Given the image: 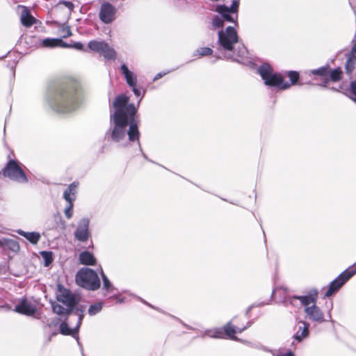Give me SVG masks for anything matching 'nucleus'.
Instances as JSON below:
<instances>
[{
  "label": "nucleus",
  "instance_id": "obj_1",
  "mask_svg": "<svg viewBox=\"0 0 356 356\" xmlns=\"http://www.w3.org/2000/svg\"><path fill=\"white\" fill-rule=\"evenodd\" d=\"M129 100V98L124 95L115 98L113 102L115 112L111 114L110 128L105 134V138L124 144L128 136L130 142L137 141L140 148V132L134 120L137 108L133 104H128Z\"/></svg>",
  "mask_w": 356,
  "mask_h": 356
},
{
  "label": "nucleus",
  "instance_id": "obj_2",
  "mask_svg": "<svg viewBox=\"0 0 356 356\" xmlns=\"http://www.w3.org/2000/svg\"><path fill=\"white\" fill-rule=\"evenodd\" d=\"M238 42V36L234 27L227 26L218 32V43L220 49L224 51V57L244 63L248 53L245 47Z\"/></svg>",
  "mask_w": 356,
  "mask_h": 356
},
{
  "label": "nucleus",
  "instance_id": "obj_3",
  "mask_svg": "<svg viewBox=\"0 0 356 356\" xmlns=\"http://www.w3.org/2000/svg\"><path fill=\"white\" fill-rule=\"evenodd\" d=\"M56 298L58 302L66 306L65 308L55 302L51 304L53 312L60 316L69 317L79 303V298L60 283L56 285Z\"/></svg>",
  "mask_w": 356,
  "mask_h": 356
},
{
  "label": "nucleus",
  "instance_id": "obj_4",
  "mask_svg": "<svg viewBox=\"0 0 356 356\" xmlns=\"http://www.w3.org/2000/svg\"><path fill=\"white\" fill-rule=\"evenodd\" d=\"M258 73L266 86L276 87L281 90L287 89L291 85L296 84L299 79V74L297 72L289 71L287 75L290 79V83L285 81L280 74L274 72L273 68L266 63L258 68Z\"/></svg>",
  "mask_w": 356,
  "mask_h": 356
},
{
  "label": "nucleus",
  "instance_id": "obj_5",
  "mask_svg": "<svg viewBox=\"0 0 356 356\" xmlns=\"http://www.w3.org/2000/svg\"><path fill=\"white\" fill-rule=\"evenodd\" d=\"M79 104L76 92L73 89H66L55 95L51 102L52 108L58 113H70L74 111Z\"/></svg>",
  "mask_w": 356,
  "mask_h": 356
},
{
  "label": "nucleus",
  "instance_id": "obj_6",
  "mask_svg": "<svg viewBox=\"0 0 356 356\" xmlns=\"http://www.w3.org/2000/svg\"><path fill=\"white\" fill-rule=\"evenodd\" d=\"M251 321H248L243 327H236L232 324V322H228L223 327L209 329L204 331L202 334V337L207 336L214 339H230L232 340L237 341L238 338L235 336V334L238 332L241 333L247 328L251 326Z\"/></svg>",
  "mask_w": 356,
  "mask_h": 356
},
{
  "label": "nucleus",
  "instance_id": "obj_7",
  "mask_svg": "<svg viewBox=\"0 0 356 356\" xmlns=\"http://www.w3.org/2000/svg\"><path fill=\"white\" fill-rule=\"evenodd\" d=\"M76 284L88 290L96 291L101 285L96 271L89 268H83L76 274Z\"/></svg>",
  "mask_w": 356,
  "mask_h": 356
},
{
  "label": "nucleus",
  "instance_id": "obj_8",
  "mask_svg": "<svg viewBox=\"0 0 356 356\" xmlns=\"http://www.w3.org/2000/svg\"><path fill=\"white\" fill-rule=\"evenodd\" d=\"M318 293L317 289H311L307 294L305 296H289L284 299L283 303L285 306L291 305L294 307L303 306L305 309L307 307H310L311 304L314 305L316 303Z\"/></svg>",
  "mask_w": 356,
  "mask_h": 356
},
{
  "label": "nucleus",
  "instance_id": "obj_9",
  "mask_svg": "<svg viewBox=\"0 0 356 356\" xmlns=\"http://www.w3.org/2000/svg\"><path fill=\"white\" fill-rule=\"evenodd\" d=\"M355 274H356V262L338 275L330 284L325 296L330 297L339 289Z\"/></svg>",
  "mask_w": 356,
  "mask_h": 356
},
{
  "label": "nucleus",
  "instance_id": "obj_10",
  "mask_svg": "<svg viewBox=\"0 0 356 356\" xmlns=\"http://www.w3.org/2000/svg\"><path fill=\"white\" fill-rule=\"evenodd\" d=\"M333 303L332 301L329 302L327 306L328 311L327 314L325 316L323 311L316 304L312 305L310 307H307L304 312L308 317L309 320L312 322L317 323H323L325 321H332L331 310L332 309Z\"/></svg>",
  "mask_w": 356,
  "mask_h": 356
},
{
  "label": "nucleus",
  "instance_id": "obj_11",
  "mask_svg": "<svg viewBox=\"0 0 356 356\" xmlns=\"http://www.w3.org/2000/svg\"><path fill=\"white\" fill-rule=\"evenodd\" d=\"M4 177L18 183H26L28 181L27 177L23 170L22 165L14 160H10L3 170Z\"/></svg>",
  "mask_w": 356,
  "mask_h": 356
},
{
  "label": "nucleus",
  "instance_id": "obj_12",
  "mask_svg": "<svg viewBox=\"0 0 356 356\" xmlns=\"http://www.w3.org/2000/svg\"><path fill=\"white\" fill-rule=\"evenodd\" d=\"M14 311L20 314L29 316L33 315L36 312L37 307L33 303L28 300L26 298H22L20 302L15 305Z\"/></svg>",
  "mask_w": 356,
  "mask_h": 356
},
{
  "label": "nucleus",
  "instance_id": "obj_13",
  "mask_svg": "<svg viewBox=\"0 0 356 356\" xmlns=\"http://www.w3.org/2000/svg\"><path fill=\"white\" fill-rule=\"evenodd\" d=\"M116 10L110 3H104L99 11L100 19L106 24H109L115 19Z\"/></svg>",
  "mask_w": 356,
  "mask_h": 356
},
{
  "label": "nucleus",
  "instance_id": "obj_14",
  "mask_svg": "<svg viewBox=\"0 0 356 356\" xmlns=\"http://www.w3.org/2000/svg\"><path fill=\"white\" fill-rule=\"evenodd\" d=\"M63 317L65 318L64 321H63L59 325L60 333L62 334L63 335L72 336L74 338H75L77 341L79 346L81 347L82 355L83 356H84L81 345L79 342V337L78 334L79 329L76 330V325L73 329L70 328L69 327L68 323L67 322V319L68 317Z\"/></svg>",
  "mask_w": 356,
  "mask_h": 356
},
{
  "label": "nucleus",
  "instance_id": "obj_15",
  "mask_svg": "<svg viewBox=\"0 0 356 356\" xmlns=\"http://www.w3.org/2000/svg\"><path fill=\"white\" fill-rule=\"evenodd\" d=\"M297 327L298 330L293 334V338L298 342H301L305 338L309 336V323L304 321H299Z\"/></svg>",
  "mask_w": 356,
  "mask_h": 356
},
{
  "label": "nucleus",
  "instance_id": "obj_16",
  "mask_svg": "<svg viewBox=\"0 0 356 356\" xmlns=\"http://www.w3.org/2000/svg\"><path fill=\"white\" fill-rule=\"evenodd\" d=\"M234 8L229 9V7L220 5L216 7V11L221 15L222 19L229 22H236L238 15L234 14Z\"/></svg>",
  "mask_w": 356,
  "mask_h": 356
},
{
  "label": "nucleus",
  "instance_id": "obj_17",
  "mask_svg": "<svg viewBox=\"0 0 356 356\" xmlns=\"http://www.w3.org/2000/svg\"><path fill=\"white\" fill-rule=\"evenodd\" d=\"M79 182L74 181L70 184L67 188L64 191L63 199L67 202V204H74L76 198L77 189L79 187Z\"/></svg>",
  "mask_w": 356,
  "mask_h": 356
},
{
  "label": "nucleus",
  "instance_id": "obj_18",
  "mask_svg": "<svg viewBox=\"0 0 356 356\" xmlns=\"http://www.w3.org/2000/svg\"><path fill=\"white\" fill-rule=\"evenodd\" d=\"M1 234L0 232V248L3 250H9L14 252H19L20 247L18 242L12 238L2 237Z\"/></svg>",
  "mask_w": 356,
  "mask_h": 356
},
{
  "label": "nucleus",
  "instance_id": "obj_19",
  "mask_svg": "<svg viewBox=\"0 0 356 356\" xmlns=\"http://www.w3.org/2000/svg\"><path fill=\"white\" fill-rule=\"evenodd\" d=\"M120 70L129 87H134L135 85H137L136 74L129 70L126 64L123 63L121 65Z\"/></svg>",
  "mask_w": 356,
  "mask_h": 356
},
{
  "label": "nucleus",
  "instance_id": "obj_20",
  "mask_svg": "<svg viewBox=\"0 0 356 356\" xmlns=\"http://www.w3.org/2000/svg\"><path fill=\"white\" fill-rule=\"evenodd\" d=\"M74 237L79 241H86L90 237L88 224H80L74 232Z\"/></svg>",
  "mask_w": 356,
  "mask_h": 356
},
{
  "label": "nucleus",
  "instance_id": "obj_21",
  "mask_svg": "<svg viewBox=\"0 0 356 356\" xmlns=\"http://www.w3.org/2000/svg\"><path fill=\"white\" fill-rule=\"evenodd\" d=\"M22 8L20 17L21 22L24 26L30 27L36 22V19L31 15L29 10L26 7L22 6Z\"/></svg>",
  "mask_w": 356,
  "mask_h": 356
},
{
  "label": "nucleus",
  "instance_id": "obj_22",
  "mask_svg": "<svg viewBox=\"0 0 356 356\" xmlns=\"http://www.w3.org/2000/svg\"><path fill=\"white\" fill-rule=\"evenodd\" d=\"M79 259L80 264L86 266H94L96 264L93 254L86 250L79 254Z\"/></svg>",
  "mask_w": 356,
  "mask_h": 356
},
{
  "label": "nucleus",
  "instance_id": "obj_23",
  "mask_svg": "<svg viewBox=\"0 0 356 356\" xmlns=\"http://www.w3.org/2000/svg\"><path fill=\"white\" fill-rule=\"evenodd\" d=\"M41 45L46 48H54L56 47L67 46V43L60 38H45L41 41Z\"/></svg>",
  "mask_w": 356,
  "mask_h": 356
},
{
  "label": "nucleus",
  "instance_id": "obj_24",
  "mask_svg": "<svg viewBox=\"0 0 356 356\" xmlns=\"http://www.w3.org/2000/svg\"><path fill=\"white\" fill-rule=\"evenodd\" d=\"M329 70L330 67L328 66H323L316 70H310L309 72V75L319 76L320 77L322 78V79L324 80L325 85L328 81Z\"/></svg>",
  "mask_w": 356,
  "mask_h": 356
},
{
  "label": "nucleus",
  "instance_id": "obj_25",
  "mask_svg": "<svg viewBox=\"0 0 356 356\" xmlns=\"http://www.w3.org/2000/svg\"><path fill=\"white\" fill-rule=\"evenodd\" d=\"M18 233L33 244H36L40 238V234L36 232H26L19 230Z\"/></svg>",
  "mask_w": 356,
  "mask_h": 356
},
{
  "label": "nucleus",
  "instance_id": "obj_26",
  "mask_svg": "<svg viewBox=\"0 0 356 356\" xmlns=\"http://www.w3.org/2000/svg\"><path fill=\"white\" fill-rule=\"evenodd\" d=\"M99 273L102 278L103 281V289L106 290L107 292H114V291H117V289L113 286V284L108 279L106 275L104 274L102 268L100 267Z\"/></svg>",
  "mask_w": 356,
  "mask_h": 356
},
{
  "label": "nucleus",
  "instance_id": "obj_27",
  "mask_svg": "<svg viewBox=\"0 0 356 356\" xmlns=\"http://www.w3.org/2000/svg\"><path fill=\"white\" fill-rule=\"evenodd\" d=\"M88 48L97 53H101L103 48L106 47V42L104 41L91 40L88 44Z\"/></svg>",
  "mask_w": 356,
  "mask_h": 356
},
{
  "label": "nucleus",
  "instance_id": "obj_28",
  "mask_svg": "<svg viewBox=\"0 0 356 356\" xmlns=\"http://www.w3.org/2000/svg\"><path fill=\"white\" fill-rule=\"evenodd\" d=\"M84 311L85 307L83 305H79V304L76 306L72 314H74L78 316V320L76 322V330L80 328L81 325L82 321L84 317Z\"/></svg>",
  "mask_w": 356,
  "mask_h": 356
},
{
  "label": "nucleus",
  "instance_id": "obj_29",
  "mask_svg": "<svg viewBox=\"0 0 356 356\" xmlns=\"http://www.w3.org/2000/svg\"><path fill=\"white\" fill-rule=\"evenodd\" d=\"M84 311L85 307L83 305H79V304L76 306L72 314H74L78 316V320L76 322V330L80 328L81 325L82 321L84 317Z\"/></svg>",
  "mask_w": 356,
  "mask_h": 356
},
{
  "label": "nucleus",
  "instance_id": "obj_30",
  "mask_svg": "<svg viewBox=\"0 0 356 356\" xmlns=\"http://www.w3.org/2000/svg\"><path fill=\"white\" fill-rule=\"evenodd\" d=\"M100 54L107 60H114L116 58L115 51L108 43H106V47L103 48Z\"/></svg>",
  "mask_w": 356,
  "mask_h": 356
},
{
  "label": "nucleus",
  "instance_id": "obj_31",
  "mask_svg": "<svg viewBox=\"0 0 356 356\" xmlns=\"http://www.w3.org/2000/svg\"><path fill=\"white\" fill-rule=\"evenodd\" d=\"M355 64L356 56L349 54L346 63V70L348 74H350L353 71Z\"/></svg>",
  "mask_w": 356,
  "mask_h": 356
},
{
  "label": "nucleus",
  "instance_id": "obj_32",
  "mask_svg": "<svg viewBox=\"0 0 356 356\" xmlns=\"http://www.w3.org/2000/svg\"><path fill=\"white\" fill-rule=\"evenodd\" d=\"M103 302H97L91 305L88 310V313L90 316H92L99 313L103 308Z\"/></svg>",
  "mask_w": 356,
  "mask_h": 356
},
{
  "label": "nucleus",
  "instance_id": "obj_33",
  "mask_svg": "<svg viewBox=\"0 0 356 356\" xmlns=\"http://www.w3.org/2000/svg\"><path fill=\"white\" fill-rule=\"evenodd\" d=\"M40 254L44 260V266H48L53 261V254L51 251H41Z\"/></svg>",
  "mask_w": 356,
  "mask_h": 356
},
{
  "label": "nucleus",
  "instance_id": "obj_34",
  "mask_svg": "<svg viewBox=\"0 0 356 356\" xmlns=\"http://www.w3.org/2000/svg\"><path fill=\"white\" fill-rule=\"evenodd\" d=\"M341 70L339 68L334 69L331 72L329 71L328 77L333 81H337L341 79Z\"/></svg>",
  "mask_w": 356,
  "mask_h": 356
},
{
  "label": "nucleus",
  "instance_id": "obj_35",
  "mask_svg": "<svg viewBox=\"0 0 356 356\" xmlns=\"http://www.w3.org/2000/svg\"><path fill=\"white\" fill-rule=\"evenodd\" d=\"M213 50L209 47H200L196 49L195 55L201 56H209L212 54Z\"/></svg>",
  "mask_w": 356,
  "mask_h": 356
},
{
  "label": "nucleus",
  "instance_id": "obj_36",
  "mask_svg": "<svg viewBox=\"0 0 356 356\" xmlns=\"http://www.w3.org/2000/svg\"><path fill=\"white\" fill-rule=\"evenodd\" d=\"M223 26V19L220 16H215L212 20V27L216 29Z\"/></svg>",
  "mask_w": 356,
  "mask_h": 356
},
{
  "label": "nucleus",
  "instance_id": "obj_37",
  "mask_svg": "<svg viewBox=\"0 0 356 356\" xmlns=\"http://www.w3.org/2000/svg\"><path fill=\"white\" fill-rule=\"evenodd\" d=\"M73 207L74 204H67L66 206V208L65 209V214L67 217V218L69 220L71 218L73 214Z\"/></svg>",
  "mask_w": 356,
  "mask_h": 356
},
{
  "label": "nucleus",
  "instance_id": "obj_38",
  "mask_svg": "<svg viewBox=\"0 0 356 356\" xmlns=\"http://www.w3.org/2000/svg\"><path fill=\"white\" fill-rule=\"evenodd\" d=\"M63 47L74 48L78 50H81L83 48V45L82 43L76 42L71 44H67V46H63Z\"/></svg>",
  "mask_w": 356,
  "mask_h": 356
},
{
  "label": "nucleus",
  "instance_id": "obj_39",
  "mask_svg": "<svg viewBox=\"0 0 356 356\" xmlns=\"http://www.w3.org/2000/svg\"><path fill=\"white\" fill-rule=\"evenodd\" d=\"M58 5H63L65 6L67 8H68V10L71 12L72 10H73L74 8V4L72 3V2L71 1H60L59 3H58Z\"/></svg>",
  "mask_w": 356,
  "mask_h": 356
},
{
  "label": "nucleus",
  "instance_id": "obj_40",
  "mask_svg": "<svg viewBox=\"0 0 356 356\" xmlns=\"http://www.w3.org/2000/svg\"><path fill=\"white\" fill-rule=\"evenodd\" d=\"M62 33H63V38H67L72 35V31L69 26H64L61 29Z\"/></svg>",
  "mask_w": 356,
  "mask_h": 356
},
{
  "label": "nucleus",
  "instance_id": "obj_41",
  "mask_svg": "<svg viewBox=\"0 0 356 356\" xmlns=\"http://www.w3.org/2000/svg\"><path fill=\"white\" fill-rule=\"evenodd\" d=\"M350 90H351L353 95H354V97H353V99L356 102V80L351 82Z\"/></svg>",
  "mask_w": 356,
  "mask_h": 356
},
{
  "label": "nucleus",
  "instance_id": "obj_42",
  "mask_svg": "<svg viewBox=\"0 0 356 356\" xmlns=\"http://www.w3.org/2000/svg\"><path fill=\"white\" fill-rule=\"evenodd\" d=\"M112 298H114L115 301H116V303H122L124 302V298H121L119 295L118 294H113L112 296Z\"/></svg>",
  "mask_w": 356,
  "mask_h": 356
},
{
  "label": "nucleus",
  "instance_id": "obj_43",
  "mask_svg": "<svg viewBox=\"0 0 356 356\" xmlns=\"http://www.w3.org/2000/svg\"><path fill=\"white\" fill-rule=\"evenodd\" d=\"M238 7V1H234L232 2V4L231 7H230V8H229V9H232H232H234H234H235V10H234V14H237Z\"/></svg>",
  "mask_w": 356,
  "mask_h": 356
},
{
  "label": "nucleus",
  "instance_id": "obj_44",
  "mask_svg": "<svg viewBox=\"0 0 356 356\" xmlns=\"http://www.w3.org/2000/svg\"><path fill=\"white\" fill-rule=\"evenodd\" d=\"M349 54L356 56V40H353V47Z\"/></svg>",
  "mask_w": 356,
  "mask_h": 356
},
{
  "label": "nucleus",
  "instance_id": "obj_45",
  "mask_svg": "<svg viewBox=\"0 0 356 356\" xmlns=\"http://www.w3.org/2000/svg\"><path fill=\"white\" fill-rule=\"evenodd\" d=\"M137 85H135L134 87H131L132 88V91L134 95L137 97H139L141 94L140 90L136 87Z\"/></svg>",
  "mask_w": 356,
  "mask_h": 356
},
{
  "label": "nucleus",
  "instance_id": "obj_46",
  "mask_svg": "<svg viewBox=\"0 0 356 356\" xmlns=\"http://www.w3.org/2000/svg\"><path fill=\"white\" fill-rule=\"evenodd\" d=\"M277 356H294V354L292 353V351L289 350L287 353H282V354L277 355Z\"/></svg>",
  "mask_w": 356,
  "mask_h": 356
},
{
  "label": "nucleus",
  "instance_id": "obj_47",
  "mask_svg": "<svg viewBox=\"0 0 356 356\" xmlns=\"http://www.w3.org/2000/svg\"><path fill=\"white\" fill-rule=\"evenodd\" d=\"M166 73H158L154 78V81H156L160 78H161L163 75H165Z\"/></svg>",
  "mask_w": 356,
  "mask_h": 356
},
{
  "label": "nucleus",
  "instance_id": "obj_48",
  "mask_svg": "<svg viewBox=\"0 0 356 356\" xmlns=\"http://www.w3.org/2000/svg\"><path fill=\"white\" fill-rule=\"evenodd\" d=\"M180 321V323L184 326L186 327V328L188 329H190V330H193L191 326L186 325V323H184V322H182L181 320H179Z\"/></svg>",
  "mask_w": 356,
  "mask_h": 356
},
{
  "label": "nucleus",
  "instance_id": "obj_49",
  "mask_svg": "<svg viewBox=\"0 0 356 356\" xmlns=\"http://www.w3.org/2000/svg\"><path fill=\"white\" fill-rule=\"evenodd\" d=\"M140 300H141L143 303H145V305H148L149 307H152V308H153V309H156L153 305H151V304H149V303H147V302L146 301H145L144 300L140 299Z\"/></svg>",
  "mask_w": 356,
  "mask_h": 356
},
{
  "label": "nucleus",
  "instance_id": "obj_50",
  "mask_svg": "<svg viewBox=\"0 0 356 356\" xmlns=\"http://www.w3.org/2000/svg\"><path fill=\"white\" fill-rule=\"evenodd\" d=\"M15 65H16V62L14 61L13 65H11V67H10V69H11L12 71H13V69H14Z\"/></svg>",
  "mask_w": 356,
  "mask_h": 356
},
{
  "label": "nucleus",
  "instance_id": "obj_51",
  "mask_svg": "<svg viewBox=\"0 0 356 356\" xmlns=\"http://www.w3.org/2000/svg\"><path fill=\"white\" fill-rule=\"evenodd\" d=\"M251 308H252V307H249L248 310V311H247V312H246V315H248V314L249 311L251 309Z\"/></svg>",
  "mask_w": 356,
  "mask_h": 356
},
{
  "label": "nucleus",
  "instance_id": "obj_52",
  "mask_svg": "<svg viewBox=\"0 0 356 356\" xmlns=\"http://www.w3.org/2000/svg\"><path fill=\"white\" fill-rule=\"evenodd\" d=\"M141 99H142V98H140V99H139V101H138V104L140 103V102H141Z\"/></svg>",
  "mask_w": 356,
  "mask_h": 356
},
{
  "label": "nucleus",
  "instance_id": "obj_53",
  "mask_svg": "<svg viewBox=\"0 0 356 356\" xmlns=\"http://www.w3.org/2000/svg\"><path fill=\"white\" fill-rule=\"evenodd\" d=\"M3 307H4V306H1V307H0V308H3Z\"/></svg>",
  "mask_w": 356,
  "mask_h": 356
}]
</instances>
